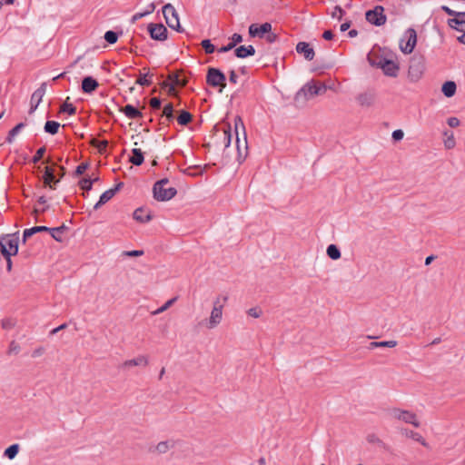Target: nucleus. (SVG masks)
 I'll list each match as a JSON object with an SVG mask.
<instances>
[{"label": "nucleus", "mask_w": 465, "mask_h": 465, "mask_svg": "<svg viewBox=\"0 0 465 465\" xmlns=\"http://www.w3.org/2000/svg\"><path fill=\"white\" fill-rule=\"evenodd\" d=\"M169 183L167 178L157 181L153 187V198L159 202L169 201L173 198L177 190L174 187L165 188V185Z\"/></svg>", "instance_id": "obj_1"}, {"label": "nucleus", "mask_w": 465, "mask_h": 465, "mask_svg": "<svg viewBox=\"0 0 465 465\" xmlns=\"http://www.w3.org/2000/svg\"><path fill=\"white\" fill-rule=\"evenodd\" d=\"M234 129L236 134V148L239 157H245L248 150L247 136L245 127L241 117L237 116L234 119Z\"/></svg>", "instance_id": "obj_2"}, {"label": "nucleus", "mask_w": 465, "mask_h": 465, "mask_svg": "<svg viewBox=\"0 0 465 465\" xmlns=\"http://www.w3.org/2000/svg\"><path fill=\"white\" fill-rule=\"evenodd\" d=\"M425 71V58L420 54H414L409 64L408 75L411 81H419Z\"/></svg>", "instance_id": "obj_3"}, {"label": "nucleus", "mask_w": 465, "mask_h": 465, "mask_svg": "<svg viewBox=\"0 0 465 465\" xmlns=\"http://www.w3.org/2000/svg\"><path fill=\"white\" fill-rule=\"evenodd\" d=\"M206 83L212 87H219V92L226 86L225 74L218 68L209 67L206 74Z\"/></svg>", "instance_id": "obj_4"}, {"label": "nucleus", "mask_w": 465, "mask_h": 465, "mask_svg": "<svg viewBox=\"0 0 465 465\" xmlns=\"http://www.w3.org/2000/svg\"><path fill=\"white\" fill-rule=\"evenodd\" d=\"M390 415L391 418L403 421L407 424H411L415 428H419L420 426L417 415L412 411L399 408H393L390 410Z\"/></svg>", "instance_id": "obj_5"}, {"label": "nucleus", "mask_w": 465, "mask_h": 465, "mask_svg": "<svg viewBox=\"0 0 465 465\" xmlns=\"http://www.w3.org/2000/svg\"><path fill=\"white\" fill-rule=\"evenodd\" d=\"M163 14L165 18V22L170 28L174 29L177 32H183V28L179 22L178 13L173 5H164L163 6Z\"/></svg>", "instance_id": "obj_6"}, {"label": "nucleus", "mask_w": 465, "mask_h": 465, "mask_svg": "<svg viewBox=\"0 0 465 465\" xmlns=\"http://www.w3.org/2000/svg\"><path fill=\"white\" fill-rule=\"evenodd\" d=\"M366 20L375 25L381 26L385 25L387 16L384 15V8L381 5H376L373 9L368 10L365 13Z\"/></svg>", "instance_id": "obj_7"}, {"label": "nucleus", "mask_w": 465, "mask_h": 465, "mask_svg": "<svg viewBox=\"0 0 465 465\" xmlns=\"http://www.w3.org/2000/svg\"><path fill=\"white\" fill-rule=\"evenodd\" d=\"M18 243H19V237H18V232L7 234L6 236H4L0 240V250H3V246L7 249V252L11 253V255H16L18 252Z\"/></svg>", "instance_id": "obj_8"}, {"label": "nucleus", "mask_w": 465, "mask_h": 465, "mask_svg": "<svg viewBox=\"0 0 465 465\" xmlns=\"http://www.w3.org/2000/svg\"><path fill=\"white\" fill-rule=\"evenodd\" d=\"M315 95H319V91L316 88V82L311 81L304 84L296 94L295 101L297 103H299L301 100L304 102Z\"/></svg>", "instance_id": "obj_9"}, {"label": "nucleus", "mask_w": 465, "mask_h": 465, "mask_svg": "<svg viewBox=\"0 0 465 465\" xmlns=\"http://www.w3.org/2000/svg\"><path fill=\"white\" fill-rule=\"evenodd\" d=\"M223 318V304L220 302V298L213 302V308L211 312L209 321L206 324L208 329L215 328L222 321Z\"/></svg>", "instance_id": "obj_10"}, {"label": "nucleus", "mask_w": 465, "mask_h": 465, "mask_svg": "<svg viewBox=\"0 0 465 465\" xmlns=\"http://www.w3.org/2000/svg\"><path fill=\"white\" fill-rule=\"evenodd\" d=\"M47 84L42 83L40 87L37 88L32 94L30 99V109H29V114H33L35 110L37 109L38 105L43 100L44 95L46 92Z\"/></svg>", "instance_id": "obj_11"}, {"label": "nucleus", "mask_w": 465, "mask_h": 465, "mask_svg": "<svg viewBox=\"0 0 465 465\" xmlns=\"http://www.w3.org/2000/svg\"><path fill=\"white\" fill-rule=\"evenodd\" d=\"M148 32L154 40L163 41L167 38L168 31L163 24H149Z\"/></svg>", "instance_id": "obj_12"}, {"label": "nucleus", "mask_w": 465, "mask_h": 465, "mask_svg": "<svg viewBox=\"0 0 465 465\" xmlns=\"http://www.w3.org/2000/svg\"><path fill=\"white\" fill-rule=\"evenodd\" d=\"M270 31H272V25L270 23H264L260 25L252 24L249 26V35L252 37L263 38L266 33H270Z\"/></svg>", "instance_id": "obj_13"}, {"label": "nucleus", "mask_w": 465, "mask_h": 465, "mask_svg": "<svg viewBox=\"0 0 465 465\" xmlns=\"http://www.w3.org/2000/svg\"><path fill=\"white\" fill-rule=\"evenodd\" d=\"M378 65L382 69L386 75L391 77L397 76L399 66L393 61L383 58L380 60Z\"/></svg>", "instance_id": "obj_14"}, {"label": "nucleus", "mask_w": 465, "mask_h": 465, "mask_svg": "<svg viewBox=\"0 0 465 465\" xmlns=\"http://www.w3.org/2000/svg\"><path fill=\"white\" fill-rule=\"evenodd\" d=\"M43 181L45 187H49L50 189L54 190L56 188V184L60 182V179L55 177L54 170L53 168L45 167Z\"/></svg>", "instance_id": "obj_15"}, {"label": "nucleus", "mask_w": 465, "mask_h": 465, "mask_svg": "<svg viewBox=\"0 0 465 465\" xmlns=\"http://www.w3.org/2000/svg\"><path fill=\"white\" fill-rule=\"evenodd\" d=\"M296 52L303 54L307 61H312L314 58V50L306 42H299L296 45Z\"/></svg>", "instance_id": "obj_16"}, {"label": "nucleus", "mask_w": 465, "mask_h": 465, "mask_svg": "<svg viewBox=\"0 0 465 465\" xmlns=\"http://www.w3.org/2000/svg\"><path fill=\"white\" fill-rule=\"evenodd\" d=\"M375 93L372 91H366L364 93L360 94L356 100L361 106H371L375 101Z\"/></svg>", "instance_id": "obj_17"}, {"label": "nucleus", "mask_w": 465, "mask_h": 465, "mask_svg": "<svg viewBox=\"0 0 465 465\" xmlns=\"http://www.w3.org/2000/svg\"><path fill=\"white\" fill-rule=\"evenodd\" d=\"M168 80L171 83L169 84V83L164 82L163 84V87L168 88V94L170 95H176L174 87L180 85V74H170L168 75Z\"/></svg>", "instance_id": "obj_18"}, {"label": "nucleus", "mask_w": 465, "mask_h": 465, "mask_svg": "<svg viewBox=\"0 0 465 465\" xmlns=\"http://www.w3.org/2000/svg\"><path fill=\"white\" fill-rule=\"evenodd\" d=\"M98 85V82L92 76H85L82 80V90L84 93L92 94L96 90Z\"/></svg>", "instance_id": "obj_19"}, {"label": "nucleus", "mask_w": 465, "mask_h": 465, "mask_svg": "<svg viewBox=\"0 0 465 465\" xmlns=\"http://www.w3.org/2000/svg\"><path fill=\"white\" fill-rule=\"evenodd\" d=\"M148 364L147 357L143 355H140L134 359L127 360L124 361L121 365L123 369H128L134 366H146Z\"/></svg>", "instance_id": "obj_20"}, {"label": "nucleus", "mask_w": 465, "mask_h": 465, "mask_svg": "<svg viewBox=\"0 0 465 465\" xmlns=\"http://www.w3.org/2000/svg\"><path fill=\"white\" fill-rule=\"evenodd\" d=\"M235 56L238 58H246L255 54V49L252 45H241L234 50Z\"/></svg>", "instance_id": "obj_21"}, {"label": "nucleus", "mask_w": 465, "mask_h": 465, "mask_svg": "<svg viewBox=\"0 0 465 465\" xmlns=\"http://www.w3.org/2000/svg\"><path fill=\"white\" fill-rule=\"evenodd\" d=\"M242 41V36L240 34H233L231 37V42L218 49L219 53H226L233 49L237 44Z\"/></svg>", "instance_id": "obj_22"}, {"label": "nucleus", "mask_w": 465, "mask_h": 465, "mask_svg": "<svg viewBox=\"0 0 465 465\" xmlns=\"http://www.w3.org/2000/svg\"><path fill=\"white\" fill-rule=\"evenodd\" d=\"M121 111L125 114L129 119H139L143 117L142 112L136 109L132 104H127L121 109Z\"/></svg>", "instance_id": "obj_23"}, {"label": "nucleus", "mask_w": 465, "mask_h": 465, "mask_svg": "<svg viewBox=\"0 0 465 465\" xmlns=\"http://www.w3.org/2000/svg\"><path fill=\"white\" fill-rule=\"evenodd\" d=\"M401 434L408 437V438H411L413 440L417 441V442H420L422 446L424 447H428V443L427 441L423 439V437L416 432V431H413V430H408V429H402L401 430Z\"/></svg>", "instance_id": "obj_24"}, {"label": "nucleus", "mask_w": 465, "mask_h": 465, "mask_svg": "<svg viewBox=\"0 0 465 465\" xmlns=\"http://www.w3.org/2000/svg\"><path fill=\"white\" fill-rule=\"evenodd\" d=\"M134 220L140 223H147L152 220L153 216L150 212L145 213V210L143 208H137L133 214Z\"/></svg>", "instance_id": "obj_25"}, {"label": "nucleus", "mask_w": 465, "mask_h": 465, "mask_svg": "<svg viewBox=\"0 0 465 465\" xmlns=\"http://www.w3.org/2000/svg\"><path fill=\"white\" fill-rule=\"evenodd\" d=\"M47 230H49V227L47 226H34L32 228H29V229H25L23 232V242H25L26 240L33 236L34 234L35 233H38V232H47Z\"/></svg>", "instance_id": "obj_26"}, {"label": "nucleus", "mask_w": 465, "mask_h": 465, "mask_svg": "<svg viewBox=\"0 0 465 465\" xmlns=\"http://www.w3.org/2000/svg\"><path fill=\"white\" fill-rule=\"evenodd\" d=\"M129 161L135 166H140L143 161V153L141 149L134 148L132 150V156L130 157Z\"/></svg>", "instance_id": "obj_27"}, {"label": "nucleus", "mask_w": 465, "mask_h": 465, "mask_svg": "<svg viewBox=\"0 0 465 465\" xmlns=\"http://www.w3.org/2000/svg\"><path fill=\"white\" fill-rule=\"evenodd\" d=\"M457 85L453 81H447L442 84L441 91L443 94L450 98L452 97L456 93Z\"/></svg>", "instance_id": "obj_28"}, {"label": "nucleus", "mask_w": 465, "mask_h": 465, "mask_svg": "<svg viewBox=\"0 0 465 465\" xmlns=\"http://www.w3.org/2000/svg\"><path fill=\"white\" fill-rule=\"evenodd\" d=\"M67 230V227L63 224L59 227H55V228H49V230H47V232H50L51 236L56 241V242H62L63 241V238H62V234Z\"/></svg>", "instance_id": "obj_29"}, {"label": "nucleus", "mask_w": 465, "mask_h": 465, "mask_svg": "<svg viewBox=\"0 0 465 465\" xmlns=\"http://www.w3.org/2000/svg\"><path fill=\"white\" fill-rule=\"evenodd\" d=\"M114 192L110 189L103 193L99 198V201L94 204V209L97 210L102 205L105 204L107 202H109L114 197Z\"/></svg>", "instance_id": "obj_30"}, {"label": "nucleus", "mask_w": 465, "mask_h": 465, "mask_svg": "<svg viewBox=\"0 0 465 465\" xmlns=\"http://www.w3.org/2000/svg\"><path fill=\"white\" fill-rule=\"evenodd\" d=\"M60 124L56 121H47L45 124L44 130L45 133L54 135L58 133Z\"/></svg>", "instance_id": "obj_31"}, {"label": "nucleus", "mask_w": 465, "mask_h": 465, "mask_svg": "<svg viewBox=\"0 0 465 465\" xmlns=\"http://www.w3.org/2000/svg\"><path fill=\"white\" fill-rule=\"evenodd\" d=\"M25 126V124L24 123H20L18 124H16L14 128H12L9 133H8V135L5 139L6 143H12L15 137L19 134V132Z\"/></svg>", "instance_id": "obj_32"}, {"label": "nucleus", "mask_w": 465, "mask_h": 465, "mask_svg": "<svg viewBox=\"0 0 465 465\" xmlns=\"http://www.w3.org/2000/svg\"><path fill=\"white\" fill-rule=\"evenodd\" d=\"M397 345L396 341H371L369 345V349H374V348H393Z\"/></svg>", "instance_id": "obj_33"}, {"label": "nucleus", "mask_w": 465, "mask_h": 465, "mask_svg": "<svg viewBox=\"0 0 465 465\" xmlns=\"http://www.w3.org/2000/svg\"><path fill=\"white\" fill-rule=\"evenodd\" d=\"M326 253L331 260H338L341 257V251L335 244H330L327 247Z\"/></svg>", "instance_id": "obj_34"}, {"label": "nucleus", "mask_w": 465, "mask_h": 465, "mask_svg": "<svg viewBox=\"0 0 465 465\" xmlns=\"http://www.w3.org/2000/svg\"><path fill=\"white\" fill-rule=\"evenodd\" d=\"M448 24L450 27H452L458 31L464 32V28H463L464 20L463 19H460V18L455 16L451 19H449Z\"/></svg>", "instance_id": "obj_35"}, {"label": "nucleus", "mask_w": 465, "mask_h": 465, "mask_svg": "<svg viewBox=\"0 0 465 465\" xmlns=\"http://www.w3.org/2000/svg\"><path fill=\"white\" fill-rule=\"evenodd\" d=\"M152 76L153 74H140L135 84L142 86H150L153 84Z\"/></svg>", "instance_id": "obj_36"}, {"label": "nucleus", "mask_w": 465, "mask_h": 465, "mask_svg": "<svg viewBox=\"0 0 465 465\" xmlns=\"http://www.w3.org/2000/svg\"><path fill=\"white\" fill-rule=\"evenodd\" d=\"M177 121L181 125H187L192 121V114L187 111H182Z\"/></svg>", "instance_id": "obj_37"}, {"label": "nucleus", "mask_w": 465, "mask_h": 465, "mask_svg": "<svg viewBox=\"0 0 465 465\" xmlns=\"http://www.w3.org/2000/svg\"><path fill=\"white\" fill-rule=\"evenodd\" d=\"M18 451H19V445L13 444L5 449V456L10 460H13L17 455Z\"/></svg>", "instance_id": "obj_38"}, {"label": "nucleus", "mask_w": 465, "mask_h": 465, "mask_svg": "<svg viewBox=\"0 0 465 465\" xmlns=\"http://www.w3.org/2000/svg\"><path fill=\"white\" fill-rule=\"evenodd\" d=\"M92 145L96 147L101 153H104L108 145V142L106 140L99 141L97 139H93Z\"/></svg>", "instance_id": "obj_39"}, {"label": "nucleus", "mask_w": 465, "mask_h": 465, "mask_svg": "<svg viewBox=\"0 0 465 465\" xmlns=\"http://www.w3.org/2000/svg\"><path fill=\"white\" fill-rule=\"evenodd\" d=\"M118 36V33L109 30L105 32L104 38L108 44L113 45L117 42Z\"/></svg>", "instance_id": "obj_40"}, {"label": "nucleus", "mask_w": 465, "mask_h": 465, "mask_svg": "<svg viewBox=\"0 0 465 465\" xmlns=\"http://www.w3.org/2000/svg\"><path fill=\"white\" fill-rule=\"evenodd\" d=\"M405 36L407 37V41L411 43L414 46L417 44V33L414 28H408L405 32Z\"/></svg>", "instance_id": "obj_41"}, {"label": "nucleus", "mask_w": 465, "mask_h": 465, "mask_svg": "<svg viewBox=\"0 0 465 465\" xmlns=\"http://www.w3.org/2000/svg\"><path fill=\"white\" fill-rule=\"evenodd\" d=\"M176 300H177L176 297L168 300L163 306H161L160 308H158L157 310L153 312H152L153 315H157V314H160V313L165 312L167 309H169L175 302Z\"/></svg>", "instance_id": "obj_42"}, {"label": "nucleus", "mask_w": 465, "mask_h": 465, "mask_svg": "<svg viewBox=\"0 0 465 465\" xmlns=\"http://www.w3.org/2000/svg\"><path fill=\"white\" fill-rule=\"evenodd\" d=\"M60 113H67L70 115H74L76 113V107L65 102L61 105Z\"/></svg>", "instance_id": "obj_43"}, {"label": "nucleus", "mask_w": 465, "mask_h": 465, "mask_svg": "<svg viewBox=\"0 0 465 465\" xmlns=\"http://www.w3.org/2000/svg\"><path fill=\"white\" fill-rule=\"evenodd\" d=\"M163 115H164L168 121L173 120V106L172 104H168L163 107Z\"/></svg>", "instance_id": "obj_44"}, {"label": "nucleus", "mask_w": 465, "mask_h": 465, "mask_svg": "<svg viewBox=\"0 0 465 465\" xmlns=\"http://www.w3.org/2000/svg\"><path fill=\"white\" fill-rule=\"evenodd\" d=\"M201 45L206 54H213L215 51V46L212 44L210 39L203 40Z\"/></svg>", "instance_id": "obj_45"}, {"label": "nucleus", "mask_w": 465, "mask_h": 465, "mask_svg": "<svg viewBox=\"0 0 465 465\" xmlns=\"http://www.w3.org/2000/svg\"><path fill=\"white\" fill-rule=\"evenodd\" d=\"M170 448L171 445L168 441H161L155 446V450L160 454H163L166 453Z\"/></svg>", "instance_id": "obj_46"}, {"label": "nucleus", "mask_w": 465, "mask_h": 465, "mask_svg": "<svg viewBox=\"0 0 465 465\" xmlns=\"http://www.w3.org/2000/svg\"><path fill=\"white\" fill-rule=\"evenodd\" d=\"M414 47L415 46L408 41H406L405 44L403 43V40L401 41L400 48L401 52L404 54H411L413 51Z\"/></svg>", "instance_id": "obj_47"}, {"label": "nucleus", "mask_w": 465, "mask_h": 465, "mask_svg": "<svg viewBox=\"0 0 465 465\" xmlns=\"http://www.w3.org/2000/svg\"><path fill=\"white\" fill-rule=\"evenodd\" d=\"M444 134L448 136L447 139L444 141V146L447 149L453 148L456 144L453 134L450 133V135H448V132H445Z\"/></svg>", "instance_id": "obj_48"}, {"label": "nucleus", "mask_w": 465, "mask_h": 465, "mask_svg": "<svg viewBox=\"0 0 465 465\" xmlns=\"http://www.w3.org/2000/svg\"><path fill=\"white\" fill-rule=\"evenodd\" d=\"M79 185H80L81 189L88 192V191H90L92 189L93 181L90 178H83L79 182Z\"/></svg>", "instance_id": "obj_49"}, {"label": "nucleus", "mask_w": 465, "mask_h": 465, "mask_svg": "<svg viewBox=\"0 0 465 465\" xmlns=\"http://www.w3.org/2000/svg\"><path fill=\"white\" fill-rule=\"evenodd\" d=\"M45 151H46L45 146H42V147H40V148L36 151L35 154L33 156V158H32V162H33L34 163H38V162L43 158V156L45 155Z\"/></svg>", "instance_id": "obj_50"}, {"label": "nucleus", "mask_w": 465, "mask_h": 465, "mask_svg": "<svg viewBox=\"0 0 465 465\" xmlns=\"http://www.w3.org/2000/svg\"><path fill=\"white\" fill-rule=\"evenodd\" d=\"M2 254L6 260V270L10 272L12 270V260H11V253L7 252V249H5L3 246Z\"/></svg>", "instance_id": "obj_51"}, {"label": "nucleus", "mask_w": 465, "mask_h": 465, "mask_svg": "<svg viewBox=\"0 0 465 465\" xmlns=\"http://www.w3.org/2000/svg\"><path fill=\"white\" fill-rule=\"evenodd\" d=\"M344 15L343 9L340 5H336L334 7L333 12L331 13L332 18H337L339 21L342 19V16Z\"/></svg>", "instance_id": "obj_52"}, {"label": "nucleus", "mask_w": 465, "mask_h": 465, "mask_svg": "<svg viewBox=\"0 0 465 465\" xmlns=\"http://www.w3.org/2000/svg\"><path fill=\"white\" fill-rule=\"evenodd\" d=\"M20 349V345L16 341H12L9 344L8 354H17Z\"/></svg>", "instance_id": "obj_53"}, {"label": "nucleus", "mask_w": 465, "mask_h": 465, "mask_svg": "<svg viewBox=\"0 0 465 465\" xmlns=\"http://www.w3.org/2000/svg\"><path fill=\"white\" fill-rule=\"evenodd\" d=\"M88 163H83L81 164H79L77 167H76V170H75V175L76 176H79V175H82L88 168Z\"/></svg>", "instance_id": "obj_54"}, {"label": "nucleus", "mask_w": 465, "mask_h": 465, "mask_svg": "<svg viewBox=\"0 0 465 465\" xmlns=\"http://www.w3.org/2000/svg\"><path fill=\"white\" fill-rule=\"evenodd\" d=\"M161 104H162L161 99L158 97H153L150 101V105L154 110L160 109Z\"/></svg>", "instance_id": "obj_55"}, {"label": "nucleus", "mask_w": 465, "mask_h": 465, "mask_svg": "<svg viewBox=\"0 0 465 465\" xmlns=\"http://www.w3.org/2000/svg\"><path fill=\"white\" fill-rule=\"evenodd\" d=\"M265 40L272 44V43H274L277 38H278V35L275 34V33H272V31H270V33H266V35H264Z\"/></svg>", "instance_id": "obj_56"}, {"label": "nucleus", "mask_w": 465, "mask_h": 465, "mask_svg": "<svg viewBox=\"0 0 465 465\" xmlns=\"http://www.w3.org/2000/svg\"><path fill=\"white\" fill-rule=\"evenodd\" d=\"M391 136L394 141H401L404 136V133L402 130L398 129L392 132Z\"/></svg>", "instance_id": "obj_57"}, {"label": "nucleus", "mask_w": 465, "mask_h": 465, "mask_svg": "<svg viewBox=\"0 0 465 465\" xmlns=\"http://www.w3.org/2000/svg\"><path fill=\"white\" fill-rule=\"evenodd\" d=\"M223 138L225 141V147H228L231 143V139H232L230 127L223 131Z\"/></svg>", "instance_id": "obj_58"}, {"label": "nucleus", "mask_w": 465, "mask_h": 465, "mask_svg": "<svg viewBox=\"0 0 465 465\" xmlns=\"http://www.w3.org/2000/svg\"><path fill=\"white\" fill-rule=\"evenodd\" d=\"M262 314V311L258 308H251L248 310V315L253 318H259Z\"/></svg>", "instance_id": "obj_59"}, {"label": "nucleus", "mask_w": 465, "mask_h": 465, "mask_svg": "<svg viewBox=\"0 0 465 465\" xmlns=\"http://www.w3.org/2000/svg\"><path fill=\"white\" fill-rule=\"evenodd\" d=\"M124 254L126 256H130V257H138V256H142L143 254V251H142V250L128 251V252H124Z\"/></svg>", "instance_id": "obj_60"}, {"label": "nucleus", "mask_w": 465, "mask_h": 465, "mask_svg": "<svg viewBox=\"0 0 465 465\" xmlns=\"http://www.w3.org/2000/svg\"><path fill=\"white\" fill-rule=\"evenodd\" d=\"M447 123L452 128L458 127L460 124V120L457 117H450Z\"/></svg>", "instance_id": "obj_61"}, {"label": "nucleus", "mask_w": 465, "mask_h": 465, "mask_svg": "<svg viewBox=\"0 0 465 465\" xmlns=\"http://www.w3.org/2000/svg\"><path fill=\"white\" fill-rule=\"evenodd\" d=\"M229 80H230V82H231V83H232V84H236V83H237V81H238V76H237V74H236V73H235V71H234V70H231V71L229 72Z\"/></svg>", "instance_id": "obj_62"}, {"label": "nucleus", "mask_w": 465, "mask_h": 465, "mask_svg": "<svg viewBox=\"0 0 465 465\" xmlns=\"http://www.w3.org/2000/svg\"><path fill=\"white\" fill-rule=\"evenodd\" d=\"M441 9L449 15L450 16H456L457 15V11H454L452 9H450V7L446 6V5H443L441 6Z\"/></svg>", "instance_id": "obj_63"}, {"label": "nucleus", "mask_w": 465, "mask_h": 465, "mask_svg": "<svg viewBox=\"0 0 465 465\" xmlns=\"http://www.w3.org/2000/svg\"><path fill=\"white\" fill-rule=\"evenodd\" d=\"M44 352H45V349H44L43 347L36 348L35 350H34V351H33V353H32V357H33V358L39 357V356H41Z\"/></svg>", "instance_id": "obj_64"}]
</instances>
